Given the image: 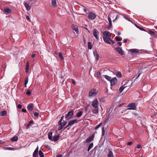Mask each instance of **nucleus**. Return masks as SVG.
Returning <instances> with one entry per match:
<instances>
[{
	"label": "nucleus",
	"instance_id": "nucleus-39",
	"mask_svg": "<svg viewBox=\"0 0 157 157\" xmlns=\"http://www.w3.org/2000/svg\"><path fill=\"white\" fill-rule=\"evenodd\" d=\"M105 130H104V128L103 127L102 130V135L104 136L105 134Z\"/></svg>",
	"mask_w": 157,
	"mask_h": 157
},
{
	"label": "nucleus",
	"instance_id": "nucleus-27",
	"mask_svg": "<svg viewBox=\"0 0 157 157\" xmlns=\"http://www.w3.org/2000/svg\"><path fill=\"white\" fill-rule=\"evenodd\" d=\"M88 47L89 49H91L92 48V43L90 42H89L88 43Z\"/></svg>",
	"mask_w": 157,
	"mask_h": 157
},
{
	"label": "nucleus",
	"instance_id": "nucleus-44",
	"mask_svg": "<svg viewBox=\"0 0 157 157\" xmlns=\"http://www.w3.org/2000/svg\"><path fill=\"white\" fill-rule=\"evenodd\" d=\"M108 19L110 25L112 24V21L111 18L109 17H108Z\"/></svg>",
	"mask_w": 157,
	"mask_h": 157
},
{
	"label": "nucleus",
	"instance_id": "nucleus-25",
	"mask_svg": "<svg viewBox=\"0 0 157 157\" xmlns=\"http://www.w3.org/2000/svg\"><path fill=\"white\" fill-rule=\"evenodd\" d=\"M105 78L110 82L112 78L111 77L107 75H105L104 76Z\"/></svg>",
	"mask_w": 157,
	"mask_h": 157
},
{
	"label": "nucleus",
	"instance_id": "nucleus-9",
	"mask_svg": "<svg viewBox=\"0 0 157 157\" xmlns=\"http://www.w3.org/2000/svg\"><path fill=\"white\" fill-rule=\"evenodd\" d=\"M117 82V79L116 77L112 79L110 81L111 86H114L116 85Z\"/></svg>",
	"mask_w": 157,
	"mask_h": 157
},
{
	"label": "nucleus",
	"instance_id": "nucleus-37",
	"mask_svg": "<svg viewBox=\"0 0 157 157\" xmlns=\"http://www.w3.org/2000/svg\"><path fill=\"white\" fill-rule=\"evenodd\" d=\"M33 114L34 115V116L36 117H38L39 115V113L36 112H33Z\"/></svg>",
	"mask_w": 157,
	"mask_h": 157
},
{
	"label": "nucleus",
	"instance_id": "nucleus-40",
	"mask_svg": "<svg viewBox=\"0 0 157 157\" xmlns=\"http://www.w3.org/2000/svg\"><path fill=\"white\" fill-rule=\"evenodd\" d=\"M102 123H100L99 124L96 126L95 127V129H98L100 126L102 125Z\"/></svg>",
	"mask_w": 157,
	"mask_h": 157
},
{
	"label": "nucleus",
	"instance_id": "nucleus-20",
	"mask_svg": "<svg viewBox=\"0 0 157 157\" xmlns=\"http://www.w3.org/2000/svg\"><path fill=\"white\" fill-rule=\"evenodd\" d=\"M59 137V135H58L55 136L52 138V141H56L58 140Z\"/></svg>",
	"mask_w": 157,
	"mask_h": 157
},
{
	"label": "nucleus",
	"instance_id": "nucleus-1",
	"mask_svg": "<svg viewBox=\"0 0 157 157\" xmlns=\"http://www.w3.org/2000/svg\"><path fill=\"white\" fill-rule=\"evenodd\" d=\"M103 39L104 41L107 44H111V41L113 44H114V41L112 40L111 39V33L110 32L108 31H105L103 33Z\"/></svg>",
	"mask_w": 157,
	"mask_h": 157
},
{
	"label": "nucleus",
	"instance_id": "nucleus-45",
	"mask_svg": "<svg viewBox=\"0 0 157 157\" xmlns=\"http://www.w3.org/2000/svg\"><path fill=\"white\" fill-rule=\"evenodd\" d=\"M149 33L150 34H155V32L151 30H149Z\"/></svg>",
	"mask_w": 157,
	"mask_h": 157
},
{
	"label": "nucleus",
	"instance_id": "nucleus-53",
	"mask_svg": "<svg viewBox=\"0 0 157 157\" xmlns=\"http://www.w3.org/2000/svg\"><path fill=\"white\" fill-rule=\"evenodd\" d=\"M137 27L139 28L141 30L145 31V29H144L143 28H141V27H139V26H138Z\"/></svg>",
	"mask_w": 157,
	"mask_h": 157
},
{
	"label": "nucleus",
	"instance_id": "nucleus-63",
	"mask_svg": "<svg viewBox=\"0 0 157 157\" xmlns=\"http://www.w3.org/2000/svg\"><path fill=\"white\" fill-rule=\"evenodd\" d=\"M5 142H3L2 140H0V144H5Z\"/></svg>",
	"mask_w": 157,
	"mask_h": 157
},
{
	"label": "nucleus",
	"instance_id": "nucleus-24",
	"mask_svg": "<svg viewBox=\"0 0 157 157\" xmlns=\"http://www.w3.org/2000/svg\"><path fill=\"white\" fill-rule=\"evenodd\" d=\"M82 114V111H79L76 114V117H80Z\"/></svg>",
	"mask_w": 157,
	"mask_h": 157
},
{
	"label": "nucleus",
	"instance_id": "nucleus-51",
	"mask_svg": "<svg viewBox=\"0 0 157 157\" xmlns=\"http://www.w3.org/2000/svg\"><path fill=\"white\" fill-rule=\"evenodd\" d=\"M26 67H27V68L29 67V62H27L26 64Z\"/></svg>",
	"mask_w": 157,
	"mask_h": 157
},
{
	"label": "nucleus",
	"instance_id": "nucleus-14",
	"mask_svg": "<svg viewBox=\"0 0 157 157\" xmlns=\"http://www.w3.org/2000/svg\"><path fill=\"white\" fill-rule=\"evenodd\" d=\"M24 4L27 10L29 11L30 10L31 6L29 3H27L25 2H24Z\"/></svg>",
	"mask_w": 157,
	"mask_h": 157
},
{
	"label": "nucleus",
	"instance_id": "nucleus-17",
	"mask_svg": "<svg viewBox=\"0 0 157 157\" xmlns=\"http://www.w3.org/2000/svg\"><path fill=\"white\" fill-rule=\"evenodd\" d=\"M71 27L77 33L78 32V29L77 26L73 24L71 25Z\"/></svg>",
	"mask_w": 157,
	"mask_h": 157
},
{
	"label": "nucleus",
	"instance_id": "nucleus-23",
	"mask_svg": "<svg viewBox=\"0 0 157 157\" xmlns=\"http://www.w3.org/2000/svg\"><path fill=\"white\" fill-rule=\"evenodd\" d=\"M18 140V137L16 136H15L13 137L10 140L12 142L16 141Z\"/></svg>",
	"mask_w": 157,
	"mask_h": 157
},
{
	"label": "nucleus",
	"instance_id": "nucleus-41",
	"mask_svg": "<svg viewBox=\"0 0 157 157\" xmlns=\"http://www.w3.org/2000/svg\"><path fill=\"white\" fill-rule=\"evenodd\" d=\"M101 102H104L105 101L104 98H100L99 100Z\"/></svg>",
	"mask_w": 157,
	"mask_h": 157
},
{
	"label": "nucleus",
	"instance_id": "nucleus-58",
	"mask_svg": "<svg viewBox=\"0 0 157 157\" xmlns=\"http://www.w3.org/2000/svg\"><path fill=\"white\" fill-rule=\"evenodd\" d=\"M141 147V145H140V144H138L137 146V147L138 148V149H139Z\"/></svg>",
	"mask_w": 157,
	"mask_h": 157
},
{
	"label": "nucleus",
	"instance_id": "nucleus-22",
	"mask_svg": "<svg viewBox=\"0 0 157 157\" xmlns=\"http://www.w3.org/2000/svg\"><path fill=\"white\" fill-rule=\"evenodd\" d=\"M52 132H49L48 134V138L51 141L52 140Z\"/></svg>",
	"mask_w": 157,
	"mask_h": 157
},
{
	"label": "nucleus",
	"instance_id": "nucleus-64",
	"mask_svg": "<svg viewBox=\"0 0 157 157\" xmlns=\"http://www.w3.org/2000/svg\"><path fill=\"white\" fill-rule=\"evenodd\" d=\"M30 124H29V123L28 124H27L26 127H27V128H29V127L30 126Z\"/></svg>",
	"mask_w": 157,
	"mask_h": 157
},
{
	"label": "nucleus",
	"instance_id": "nucleus-46",
	"mask_svg": "<svg viewBox=\"0 0 157 157\" xmlns=\"http://www.w3.org/2000/svg\"><path fill=\"white\" fill-rule=\"evenodd\" d=\"M62 121H61V120H60L58 122V124L59 125H62Z\"/></svg>",
	"mask_w": 157,
	"mask_h": 157
},
{
	"label": "nucleus",
	"instance_id": "nucleus-26",
	"mask_svg": "<svg viewBox=\"0 0 157 157\" xmlns=\"http://www.w3.org/2000/svg\"><path fill=\"white\" fill-rule=\"evenodd\" d=\"M7 114V112L6 110H3L1 112L0 114L2 116H4Z\"/></svg>",
	"mask_w": 157,
	"mask_h": 157
},
{
	"label": "nucleus",
	"instance_id": "nucleus-43",
	"mask_svg": "<svg viewBox=\"0 0 157 157\" xmlns=\"http://www.w3.org/2000/svg\"><path fill=\"white\" fill-rule=\"evenodd\" d=\"M26 94L28 95H30L31 94V91L30 90H28L26 92Z\"/></svg>",
	"mask_w": 157,
	"mask_h": 157
},
{
	"label": "nucleus",
	"instance_id": "nucleus-30",
	"mask_svg": "<svg viewBox=\"0 0 157 157\" xmlns=\"http://www.w3.org/2000/svg\"><path fill=\"white\" fill-rule=\"evenodd\" d=\"M39 154L40 157H44V153L41 150L39 151Z\"/></svg>",
	"mask_w": 157,
	"mask_h": 157
},
{
	"label": "nucleus",
	"instance_id": "nucleus-6",
	"mask_svg": "<svg viewBox=\"0 0 157 157\" xmlns=\"http://www.w3.org/2000/svg\"><path fill=\"white\" fill-rule=\"evenodd\" d=\"M127 108L129 110H135L136 108V104L134 103L129 104L127 106Z\"/></svg>",
	"mask_w": 157,
	"mask_h": 157
},
{
	"label": "nucleus",
	"instance_id": "nucleus-19",
	"mask_svg": "<svg viewBox=\"0 0 157 157\" xmlns=\"http://www.w3.org/2000/svg\"><path fill=\"white\" fill-rule=\"evenodd\" d=\"M33 104L32 103L29 104L27 106L28 109L29 111H32L33 109Z\"/></svg>",
	"mask_w": 157,
	"mask_h": 157
},
{
	"label": "nucleus",
	"instance_id": "nucleus-50",
	"mask_svg": "<svg viewBox=\"0 0 157 157\" xmlns=\"http://www.w3.org/2000/svg\"><path fill=\"white\" fill-rule=\"evenodd\" d=\"M67 123V121H65L63 122V124H62V125L64 127V126H65L66 124Z\"/></svg>",
	"mask_w": 157,
	"mask_h": 157
},
{
	"label": "nucleus",
	"instance_id": "nucleus-33",
	"mask_svg": "<svg viewBox=\"0 0 157 157\" xmlns=\"http://www.w3.org/2000/svg\"><path fill=\"white\" fill-rule=\"evenodd\" d=\"M121 15H123L122 14H119L117 15L115 18L113 20V22L115 21L116 20L120 18Z\"/></svg>",
	"mask_w": 157,
	"mask_h": 157
},
{
	"label": "nucleus",
	"instance_id": "nucleus-2",
	"mask_svg": "<svg viewBox=\"0 0 157 157\" xmlns=\"http://www.w3.org/2000/svg\"><path fill=\"white\" fill-rule=\"evenodd\" d=\"M98 104L99 102L96 98L92 101L91 105L94 108V109H92V112L96 114L98 113Z\"/></svg>",
	"mask_w": 157,
	"mask_h": 157
},
{
	"label": "nucleus",
	"instance_id": "nucleus-56",
	"mask_svg": "<svg viewBox=\"0 0 157 157\" xmlns=\"http://www.w3.org/2000/svg\"><path fill=\"white\" fill-rule=\"evenodd\" d=\"M132 144V142H128L127 143V144L129 145H131Z\"/></svg>",
	"mask_w": 157,
	"mask_h": 157
},
{
	"label": "nucleus",
	"instance_id": "nucleus-38",
	"mask_svg": "<svg viewBox=\"0 0 157 157\" xmlns=\"http://www.w3.org/2000/svg\"><path fill=\"white\" fill-rule=\"evenodd\" d=\"M124 18L126 20L129 21H131L129 18L128 17H127L126 16L124 15L123 16Z\"/></svg>",
	"mask_w": 157,
	"mask_h": 157
},
{
	"label": "nucleus",
	"instance_id": "nucleus-42",
	"mask_svg": "<svg viewBox=\"0 0 157 157\" xmlns=\"http://www.w3.org/2000/svg\"><path fill=\"white\" fill-rule=\"evenodd\" d=\"M60 125V126L58 128V130L59 131H60V130H61L64 127L62 125Z\"/></svg>",
	"mask_w": 157,
	"mask_h": 157
},
{
	"label": "nucleus",
	"instance_id": "nucleus-52",
	"mask_svg": "<svg viewBox=\"0 0 157 157\" xmlns=\"http://www.w3.org/2000/svg\"><path fill=\"white\" fill-rule=\"evenodd\" d=\"M22 111L24 113H25L26 111V110L25 109L23 108L22 109Z\"/></svg>",
	"mask_w": 157,
	"mask_h": 157
},
{
	"label": "nucleus",
	"instance_id": "nucleus-18",
	"mask_svg": "<svg viewBox=\"0 0 157 157\" xmlns=\"http://www.w3.org/2000/svg\"><path fill=\"white\" fill-rule=\"evenodd\" d=\"M96 51H94L93 53L94 56L95 57V59L96 60H98L99 59V56L98 54H96Z\"/></svg>",
	"mask_w": 157,
	"mask_h": 157
},
{
	"label": "nucleus",
	"instance_id": "nucleus-57",
	"mask_svg": "<svg viewBox=\"0 0 157 157\" xmlns=\"http://www.w3.org/2000/svg\"><path fill=\"white\" fill-rule=\"evenodd\" d=\"M26 19L28 20H30V18H29V17L28 16H26Z\"/></svg>",
	"mask_w": 157,
	"mask_h": 157
},
{
	"label": "nucleus",
	"instance_id": "nucleus-10",
	"mask_svg": "<svg viewBox=\"0 0 157 157\" xmlns=\"http://www.w3.org/2000/svg\"><path fill=\"white\" fill-rule=\"evenodd\" d=\"M116 50L118 52V53L120 54L122 57L124 56L122 49L120 47H117L116 48Z\"/></svg>",
	"mask_w": 157,
	"mask_h": 157
},
{
	"label": "nucleus",
	"instance_id": "nucleus-32",
	"mask_svg": "<svg viewBox=\"0 0 157 157\" xmlns=\"http://www.w3.org/2000/svg\"><path fill=\"white\" fill-rule=\"evenodd\" d=\"M116 76L119 78H121L122 77V75L120 72L118 71L116 74Z\"/></svg>",
	"mask_w": 157,
	"mask_h": 157
},
{
	"label": "nucleus",
	"instance_id": "nucleus-13",
	"mask_svg": "<svg viewBox=\"0 0 157 157\" xmlns=\"http://www.w3.org/2000/svg\"><path fill=\"white\" fill-rule=\"evenodd\" d=\"M129 51L131 52L132 55L136 54L139 52V51L136 49H130Z\"/></svg>",
	"mask_w": 157,
	"mask_h": 157
},
{
	"label": "nucleus",
	"instance_id": "nucleus-12",
	"mask_svg": "<svg viewBox=\"0 0 157 157\" xmlns=\"http://www.w3.org/2000/svg\"><path fill=\"white\" fill-rule=\"evenodd\" d=\"M79 121L76 119L70 121L68 122L69 125H72L75 123H78Z\"/></svg>",
	"mask_w": 157,
	"mask_h": 157
},
{
	"label": "nucleus",
	"instance_id": "nucleus-15",
	"mask_svg": "<svg viewBox=\"0 0 157 157\" xmlns=\"http://www.w3.org/2000/svg\"><path fill=\"white\" fill-rule=\"evenodd\" d=\"M38 147L37 146L33 153V157H38Z\"/></svg>",
	"mask_w": 157,
	"mask_h": 157
},
{
	"label": "nucleus",
	"instance_id": "nucleus-29",
	"mask_svg": "<svg viewBox=\"0 0 157 157\" xmlns=\"http://www.w3.org/2000/svg\"><path fill=\"white\" fill-rule=\"evenodd\" d=\"M93 143H90L89 145V146L88 148V151H89L93 147Z\"/></svg>",
	"mask_w": 157,
	"mask_h": 157
},
{
	"label": "nucleus",
	"instance_id": "nucleus-59",
	"mask_svg": "<svg viewBox=\"0 0 157 157\" xmlns=\"http://www.w3.org/2000/svg\"><path fill=\"white\" fill-rule=\"evenodd\" d=\"M29 70V68H27V67H26V72L27 73L28 72Z\"/></svg>",
	"mask_w": 157,
	"mask_h": 157
},
{
	"label": "nucleus",
	"instance_id": "nucleus-21",
	"mask_svg": "<svg viewBox=\"0 0 157 157\" xmlns=\"http://www.w3.org/2000/svg\"><path fill=\"white\" fill-rule=\"evenodd\" d=\"M52 6L54 7H55L57 6L56 0H52Z\"/></svg>",
	"mask_w": 157,
	"mask_h": 157
},
{
	"label": "nucleus",
	"instance_id": "nucleus-47",
	"mask_svg": "<svg viewBox=\"0 0 157 157\" xmlns=\"http://www.w3.org/2000/svg\"><path fill=\"white\" fill-rule=\"evenodd\" d=\"M17 108L19 109H21L22 108V105L21 104H18L17 105Z\"/></svg>",
	"mask_w": 157,
	"mask_h": 157
},
{
	"label": "nucleus",
	"instance_id": "nucleus-4",
	"mask_svg": "<svg viewBox=\"0 0 157 157\" xmlns=\"http://www.w3.org/2000/svg\"><path fill=\"white\" fill-rule=\"evenodd\" d=\"M97 93L96 92V90L95 89H92L89 91V97L90 98L92 97H94L96 95Z\"/></svg>",
	"mask_w": 157,
	"mask_h": 157
},
{
	"label": "nucleus",
	"instance_id": "nucleus-61",
	"mask_svg": "<svg viewBox=\"0 0 157 157\" xmlns=\"http://www.w3.org/2000/svg\"><path fill=\"white\" fill-rule=\"evenodd\" d=\"M35 54H34L32 55L31 57H32V58H34L35 57Z\"/></svg>",
	"mask_w": 157,
	"mask_h": 157
},
{
	"label": "nucleus",
	"instance_id": "nucleus-55",
	"mask_svg": "<svg viewBox=\"0 0 157 157\" xmlns=\"http://www.w3.org/2000/svg\"><path fill=\"white\" fill-rule=\"evenodd\" d=\"M101 72L100 71H98L97 73V75L98 76H100V75H101Z\"/></svg>",
	"mask_w": 157,
	"mask_h": 157
},
{
	"label": "nucleus",
	"instance_id": "nucleus-49",
	"mask_svg": "<svg viewBox=\"0 0 157 157\" xmlns=\"http://www.w3.org/2000/svg\"><path fill=\"white\" fill-rule=\"evenodd\" d=\"M112 24H111V25H110L109 24V25L108 26H107V28L108 29H110L112 27Z\"/></svg>",
	"mask_w": 157,
	"mask_h": 157
},
{
	"label": "nucleus",
	"instance_id": "nucleus-16",
	"mask_svg": "<svg viewBox=\"0 0 157 157\" xmlns=\"http://www.w3.org/2000/svg\"><path fill=\"white\" fill-rule=\"evenodd\" d=\"M4 11L7 14L10 13L12 12L11 10L7 7H6L4 8Z\"/></svg>",
	"mask_w": 157,
	"mask_h": 157
},
{
	"label": "nucleus",
	"instance_id": "nucleus-28",
	"mask_svg": "<svg viewBox=\"0 0 157 157\" xmlns=\"http://www.w3.org/2000/svg\"><path fill=\"white\" fill-rule=\"evenodd\" d=\"M113 153L111 151L109 150V153L108 154L109 157H113Z\"/></svg>",
	"mask_w": 157,
	"mask_h": 157
},
{
	"label": "nucleus",
	"instance_id": "nucleus-48",
	"mask_svg": "<svg viewBox=\"0 0 157 157\" xmlns=\"http://www.w3.org/2000/svg\"><path fill=\"white\" fill-rule=\"evenodd\" d=\"M45 147L47 148L48 150H51V148L48 145H46L44 146Z\"/></svg>",
	"mask_w": 157,
	"mask_h": 157
},
{
	"label": "nucleus",
	"instance_id": "nucleus-36",
	"mask_svg": "<svg viewBox=\"0 0 157 157\" xmlns=\"http://www.w3.org/2000/svg\"><path fill=\"white\" fill-rule=\"evenodd\" d=\"M59 58L61 60H63V56L62 54V53L61 52H59Z\"/></svg>",
	"mask_w": 157,
	"mask_h": 157
},
{
	"label": "nucleus",
	"instance_id": "nucleus-31",
	"mask_svg": "<svg viewBox=\"0 0 157 157\" xmlns=\"http://www.w3.org/2000/svg\"><path fill=\"white\" fill-rule=\"evenodd\" d=\"M28 77H26L25 79V87H26V85L27 84L28 82Z\"/></svg>",
	"mask_w": 157,
	"mask_h": 157
},
{
	"label": "nucleus",
	"instance_id": "nucleus-60",
	"mask_svg": "<svg viewBox=\"0 0 157 157\" xmlns=\"http://www.w3.org/2000/svg\"><path fill=\"white\" fill-rule=\"evenodd\" d=\"M117 44L119 46H121L122 45V43L121 42H118Z\"/></svg>",
	"mask_w": 157,
	"mask_h": 157
},
{
	"label": "nucleus",
	"instance_id": "nucleus-54",
	"mask_svg": "<svg viewBox=\"0 0 157 157\" xmlns=\"http://www.w3.org/2000/svg\"><path fill=\"white\" fill-rule=\"evenodd\" d=\"M71 80H72V82L73 83V84L75 85V80L73 79H72Z\"/></svg>",
	"mask_w": 157,
	"mask_h": 157
},
{
	"label": "nucleus",
	"instance_id": "nucleus-34",
	"mask_svg": "<svg viewBox=\"0 0 157 157\" xmlns=\"http://www.w3.org/2000/svg\"><path fill=\"white\" fill-rule=\"evenodd\" d=\"M35 2V1L34 0H30L29 1V3L31 6Z\"/></svg>",
	"mask_w": 157,
	"mask_h": 157
},
{
	"label": "nucleus",
	"instance_id": "nucleus-35",
	"mask_svg": "<svg viewBox=\"0 0 157 157\" xmlns=\"http://www.w3.org/2000/svg\"><path fill=\"white\" fill-rule=\"evenodd\" d=\"M115 39L117 41H121L122 40L121 38L118 36H117L115 37Z\"/></svg>",
	"mask_w": 157,
	"mask_h": 157
},
{
	"label": "nucleus",
	"instance_id": "nucleus-11",
	"mask_svg": "<svg viewBox=\"0 0 157 157\" xmlns=\"http://www.w3.org/2000/svg\"><path fill=\"white\" fill-rule=\"evenodd\" d=\"M128 81H126L125 82V83L119 89V91L120 93L122 92L124 89L126 87L128 86L126 84H125L126 83H127Z\"/></svg>",
	"mask_w": 157,
	"mask_h": 157
},
{
	"label": "nucleus",
	"instance_id": "nucleus-7",
	"mask_svg": "<svg viewBox=\"0 0 157 157\" xmlns=\"http://www.w3.org/2000/svg\"><path fill=\"white\" fill-rule=\"evenodd\" d=\"M94 134L93 133L87 139L86 141V143H90V142L93 141L94 138Z\"/></svg>",
	"mask_w": 157,
	"mask_h": 157
},
{
	"label": "nucleus",
	"instance_id": "nucleus-62",
	"mask_svg": "<svg viewBox=\"0 0 157 157\" xmlns=\"http://www.w3.org/2000/svg\"><path fill=\"white\" fill-rule=\"evenodd\" d=\"M83 41L84 42V43H85L86 41L85 38L84 36H83Z\"/></svg>",
	"mask_w": 157,
	"mask_h": 157
},
{
	"label": "nucleus",
	"instance_id": "nucleus-8",
	"mask_svg": "<svg viewBox=\"0 0 157 157\" xmlns=\"http://www.w3.org/2000/svg\"><path fill=\"white\" fill-rule=\"evenodd\" d=\"M96 17L95 14L92 12L89 13L88 15V17L89 19L93 20Z\"/></svg>",
	"mask_w": 157,
	"mask_h": 157
},
{
	"label": "nucleus",
	"instance_id": "nucleus-3",
	"mask_svg": "<svg viewBox=\"0 0 157 157\" xmlns=\"http://www.w3.org/2000/svg\"><path fill=\"white\" fill-rule=\"evenodd\" d=\"M74 111L71 110V111H69L67 114H66L65 118L66 120H69L72 118L74 114Z\"/></svg>",
	"mask_w": 157,
	"mask_h": 157
},
{
	"label": "nucleus",
	"instance_id": "nucleus-5",
	"mask_svg": "<svg viewBox=\"0 0 157 157\" xmlns=\"http://www.w3.org/2000/svg\"><path fill=\"white\" fill-rule=\"evenodd\" d=\"M93 34L95 38V39L98 40L99 39V33L98 30L96 29H94L93 31Z\"/></svg>",
	"mask_w": 157,
	"mask_h": 157
}]
</instances>
